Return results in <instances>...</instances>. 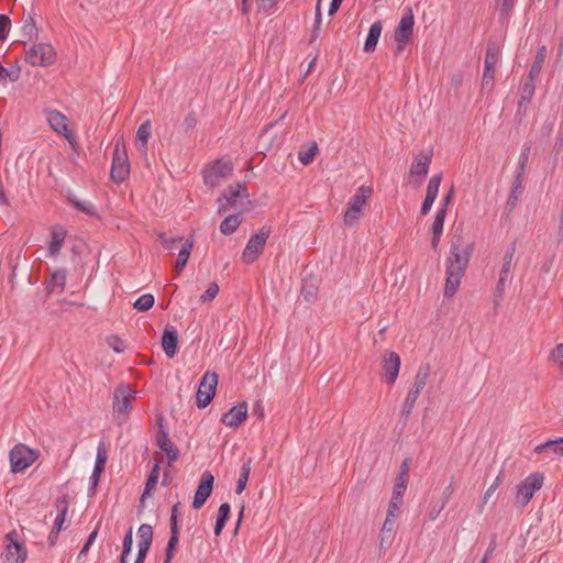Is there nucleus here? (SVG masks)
<instances>
[{
	"instance_id": "a211bd4d",
	"label": "nucleus",
	"mask_w": 563,
	"mask_h": 563,
	"mask_svg": "<svg viewBox=\"0 0 563 563\" xmlns=\"http://www.w3.org/2000/svg\"><path fill=\"white\" fill-rule=\"evenodd\" d=\"M247 418V404L245 401H241L233 406L228 412H225L221 422L230 428L240 427L243 421Z\"/></svg>"
},
{
	"instance_id": "338daca9",
	"label": "nucleus",
	"mask_w": 563,
	"mask_h": 563,
	"mask_svg": "<svg viewBox=\"0 0 563 563\" xmlns=\"http://www.w3.org/2000/svg\"><path fill=\"white\" fill-rule=\"evenodd\" d=\"M278 0H256L260 11H269Z\"/></svg>"
},
{
	"instance_id": "f3484780",
	"label": "nucleus",
	"mask_w": 563,
	"mask_h": 563,
	"mask_svg": "<svg viewBox=\"0 0 563 563\" xmlns=\"http://www.w3.org/2000/svg\"><path fill=\"white\" fill-rule=\"evenodd\" d=\"M400 364V356L396 352L389 351L384 355L383 372L387 384L393 385L396 382Z\"/></svg>"
},
{
	"instance_id": "0e129e2a",
	"label": "nucleus",
	"mask_w": 563,
	"mask_h": 563,
	"mask_svg": "<svg viewBox=\"0 0 563 563\" xmlns=\"http://www.w3.org/2000/svg\"><path fill=\"white\" fill-rule=\"evenodd\" d=\"M508 278H509V276H504V275L499 274V279H498V283H497L496 289H495L496 297L501 298L504 296L505 285H506V282L508 280Z\"/></svg>"
},
{
	"instance_id": "13d9d810",
	"label": "nucleus",
	"mask_w": 563,
	"mask_h": 563,
	"mask_svg": "<svg viewBox=\"0 0 563 563\" xmlns=\"http://www.w3.org/2000/svg\"><path fill=\"white\" fill-rule=\"evenodd\" d=\"M301 295L305 299L310 300L317 296V288L312 283L303 282L301 287Z\"/></svg>"
},
{
	"instance_id": "f03ea898",
	"label": "nucleus",
	"mask_w": 563,
	"mask_h": 563,
	"mask_svg": "<svg viewBox=\"0 0 563 563\" xmlns=\"http://www.w3.org/2000/svg\"><path fill=\"white\" fill-rule=\"evenodd\" d=\"M372 188L368 186H361L355 195H353L347 203L346 210L343 216V222L347 227H352L363 216V208L372 195Z\"/></svg>"
},
{
	"instance_id": "a878e982",
	"label": "nucleus",
	"mask_w": 563,
	"mask_h": 563,
	"mask_svg": "<svg viewBox=\"0 0 563 563\" xmlns=\"http://www.w3.org/2000/svg\"><path fill=\"white\" fill-rule=\"evenodd\" d=\"M55 507L57 510V516L55 518L53 529L62 531L69 507L67 496L58 497L55 501Z\"/></svg>"
},
{
	"instance_id": "4d7b16f0",
	"label": "nucleus",
	"mask_w": 563,
	"mask_h": 563,
	"mask_svg": "<svg viewBox=\"0 0 563 563\" xmlns=\"http://www.w3.org/2000/svg\"><path fill=\"white\" fill-rule=\"evenodd\" d=\"M109 346L117 353H122L125 350V343L118 335H110L107 339Z\"/></svg>"
},
{
	"instance_id": "5fc2aeb1",
	"label": "nucleus",
	"mask_w": 563,
	"mask_h": 563,
	"mask_svg": "<svg viewBox=\"0 0 563 563\" xmlns=\"http://www.w3.org/2000/svg\"><path fill=\"white\" fill-rule=\"evenodd\" d=\"M501 475H503V472H500L498 474V476L496 477V479L490 484V486L487 488V490L485 492L484 494V497H483V500L479 505V511L482 512L483 508H484V505L487 503V500L489 499V497L493 495V493L498 488V486L500 485L501 483Z\"/></svg>"
},
{
	"instance_id": "72a5a7b5",
	"label": "nucleus",
	"mask_w": 563,
	"mask_h": 563,
	"mask_svg": "<svg viewBox=\"0 0 563 563\" xmlns=\"http://www.w3.org/2000/svg\"><path fill=\"white\" fill-rule=\"evenodd\" d=\"M547 57V47L544 45L540 46L534 56L533 63L530 67L529 74L531 78H539L540 73L542 70L544 60Z\"/></svg>"
},
{
	"instance_id": "603ef678",
	"label": "nucleus",
	"mask_w": 563,
	"mask_h": 563,
	"mask_svg": "<svg viewBox=\"0 0 563 563\" xmlns=\"http://www.w3.org/2000/svg\"><path fill=\"white\" fill-rule=\"evenodd\" d=\"M219 292V286L216 282L209 284L207 290L200 296V302L205 303L208 301H212Z\"/></svg>"
},
{
	"instance_id": "f704fd0d",
	"label": "nucleus",
	"mask_w": 563,
	"mask_h": 563,
	"mask_svg": "<svg viewBox=\"0 0 563 563\" xmlns=\"http://www.w3.org/2000/svg\"><path fill=\"white\" fill-rule=\"evenodd\" d=\"M68 201L80 212L88 214L90 217H97V208L96 206L88 200H79L75 196H68Z\"/></svg>"
},
{
	"instance_id": "dca6fc26",
	"label": "nucleus",
	"mask_w": 563,
	"mask_h": 563,
	"mask_svg": "<svg viewBox=\"0 0 563 563\" xmlns=\"http://www.w3.org/2000/svg\"><path fill=\"white\" fill-rule=\"evenodd\" d=\"M249 198V191L245 184L240 183L236 187L229 186L218 199L219 212H227L228 207L234 206L238 198Z\"/></svg>"
},
{
	"instance_id": "8fccbe9b",
	"label": "nucleus",
	"mask_w": 563,
	"mask_h": 563,
	"mask_svg": "<svg viewBox=\"0 0 563 563\" xmlns=\"http://www.w3.org/2000/svg\"><path fill=\"white\" fill-rule=\"evenodd\" d=\"M445 217L446 212L443 209H438L431 225V233H443Z\"/></svg>"
},
{
	"instance_id": "cd10ccee",
	"label": "nucleus",
	"mask_w": 563,
	"mask_h": 563,
	"mask_svg": "<svg viewBox=\"0 0 563 563\" xmlns=\"http://www.w3.org/2000/svg\"><path fill=\"white\" fill-rule=\"evenodd\" d=\"M525 178H521V177H516L515 176V179H514V183H512V186H511V190L509 192V196H508V199L506 201V206H505V209L508 211V212H511L517 203H518V200H519V196L522 194V183H523Z\"/></svg>"
},
{
	"instance_id": "4be33fe9",
	"label": "nucleus",
	"mask_w": 563,
	"mask_h": 563,
	"mask_svg": "<svg viewBox=\"0 0 563 563\" xmlns=\"http://www.w3.org/2000/svg\"><path fill=\"white\" fill-rule=\"evenodd\" d=\"M159 470H161L159 461L156 460L153 464V467H152L148 476H147L143 493L141 495L140 507H144L145 498L151 495L153 489H155V487L158 483Z\"/></svg>"
},
{
	"instance_id": "f8f14e48",
	"label": "nucleus",
	"mask_w": 563,
	"mask_h": 563,
	"mask_svg": "<svg viewBox=\"0 0 563 563\" xmlns=\"http://www.w3.org/2000/svg\"><path fill=\"white\" fill-rule=\"evenodd\" d=\"M44 114L49 126L63 135L69 143L74 141V134L68 128V119L58 110L45 109Z\"/></svg>"
},
{
	"instance_id": "9b49d317",
	"label": "nucleus",
	"mask_w": 563,
	"mask_h": 563,
	"mask_svg": "<svg viewBox=\"0 0 563 563\" xmlns=\"http://www.w3.org/2000/svg\"><path fill=\"white\" fill-rule=\"evenodd\" d=\"M55 59V49L47 43L35 44L25 54V60L33 66L46 67L54 64Z\"/></svg>"
},
{
	"instance_id": "f257e3e1",
	"label": "nucleus",
	"mask_w": 563,
	"mask_h": 563,
	"mask_svg": "<svg viewBox=\"0 0 563 563\" xmlns=\"http://www.w3.org/2000/svg\"><path fill=\"white\" fill-rule=\"evenodd\" d=\"M474 251V243L463 246L462 235H456L450 244V254L446 260V278L444 286V296L453 297L457 291L461 279L468 266L471 255Z\"/></svg>"
},
{
	"instance_id": "69168bd1",
	"label": "nucleus",
	"mask_w": 563,
	"mask_h": 563,
	"mask_svg": "<svg viewBox=\"0 0 563 563\" xmlns=\"http://www.w3.org/2000/svg\"><path fill=\"white\" fill-rule=\"evenodd\" d=\"M453 494V481L450 482V484L443 489L442 496H441V504L446 505L450 500L451 496Z\"/></svg>"
},
{
	"instance_id": "37998d69",
	"label": "nucleus",
	"mask_w": 563,
	"mask_h": 563,
	"mask_svg": "<svg viewBox=\"0 0 563 563\" xmlns=\"http://www.w3.org/2000/svg\"><path fill=\"white\" fill-rule=\"evenodd\" d=\"M499 59V47L494 42H488L485 59H484V66H494L497 64Z\"/></svg>"
},
{
	"instance_id": "3c124183",
	"label": "nucleus",
	"mask_w": 563,
	"mask_h": 563,
	"mask_svg": "<svg viewBox=\"0 0 563 563\" xmlns=\"http://www.w3.org/2000/svg\"><path fill=\"white\" fill-rule=\"evenodd\" d=\"M495 76V67L494 66H484L483 79H482V88L483 89H492L493 80Z\"/></svg>"
},
{
	"instance_id": "4c0bfd02",
	"label": "nucleus",
	"mask_w": 563,
	"mask_h": 563,
	"mask_svg": "<svg viewBox=\"0 0 563 563\" xmlns=\"http://www.w3.org/2000/svg\"><path fill=\"white\" fill-rule=\"evenodd\" d=\"M251 464H252V459L249 457L247 461L244 462L241 467L240 476L238 478L236 487H235L236 494H241L246 487V484H247V481L250 477V473H251Z\"/></svg>"
},
{
	"instance_id": "de8ad7c7",
	"label": "nucleus",
	"mask_w": 563,
	"mask_h": 563,
	"mask_svg": "<svg viewBox=\"0 0 563 563\" xmlns=\"http://www.w3.org/2000/svg\"><path fill=\"white\" fill-rule=\"evenodd\" d=\"M22 33L30 41L37 37L38 31L33 16L29 15L26 19H24Z\"/></svg>"
},
{
	"instance_id": "680f3d73",
	"label": "nucleus",
	"mask_w": 563,
	"mask_h": 563,
	"mask_svg": "<svg viewBox=\"0 0 563 563\" xmlns=\"http://www.w3.org/2000/svg\"><path fill=\"white\" fill-rule=\"evenodd\" d=\"M196 125H197L196 113L194 111H191L185 118V120L183 122V128H184L185 132H188V131L194 130L196 128Z\"/></svg>"
},
{
	"instance_id": "c03bdc74",
	"label": "nucleus",
	"mask_w": 563,
	"mask_h": 563,
	"mask_svg": "<svg viewBox=\"0 0 563 563\" xmlns=\"http://www.w3.org/2000/svg\"><path fill=\"white\" fill-rule=\"evenodd\" d=\"M538 78H531L530 75L527 76L525 82L521 86V98L526 102H530L534 91H536V81Z\"/></svg>"
},
{
	"instance_id": "393cba45",
	"label": "nucleus",
	"mask_w": 563,
	"mask_h": 563,
	"mask_svg": "<svg viewBox=\"0 0 563 563\" xmlns=\"http://www.w3.org/2000/svg\"><path fill=\"white\" fill-rule=\"evenodd\" d=\"M382 30H383V24L382 22L378 20V21H375L369 30H368V33H367V36H366V40H365V43H364V51L369 53V52H374L376 46H377V43H378V40L380 37V34H382Z\"/></svg>"
},
{
	"instance_id": "412c9836",
	"label": "nucleus",
	"mask_w": 563,
	"mask_h": 563,
	"mask_svg": "<svg viewBox=\"0 0 563 563\" xmlns=\"http://www.w3.org/2000/svg\"><path fill=\"white\" fill-rule=\"evenodd\" d=\"M433 151L430 148L428 153H426L423 156L415 157L411 167H410V175L411 176H427L429 172V166L431 164Z\"/></svg>"
},
{
	"instance_id": "39448f33",
	"label": "nucleus",
	"mask_w": 563,
	"mask_h": 563,
	"mask_svg": "<svg viewBox=\"0 0 563 563\" xmlns=\"http://www.w3.org/2000/svg\"><path fill=\"white\" fill-rule=\"evenodd\" d=\"M415 25V16L410 7L405 9V13L401 16L398 26L394 32V41L396 43V55L404 52L406 45L409 43L412 36Z\"/></svg>"
},
{
	"instance_id": "58836bf2",
	"label": "nucleus",
	"mask_w": 563,
	"mask_h": 563,
	"mask_svg": "<svg viewBox=\"0 0 563 563\" xmlns=\"http://www.w3.org/2000/svg\"><path fill=\"white\" fill-rule=\"evenodd\" d=\"M515 253H516V242H512L507 246V250L504 254L503 266H501L499 274H501L504 276H510L511 264H512Z\"/></svg>"
},
{
	"instance_id": "e2e57ef3",
	"label": "nucleus",
	"mask_w": 563,
	"mask_h": 563,
	"mask_svg": "<svg viewBox=\"0 0 563 563\" xmlns=\"http://www.w3.org/2000/svg\"><path fill=\"white\" fill-rule=\"evenodd\" d=\"M406 489L407 488H405V487L394 485L390 500L402 504L404 494H405Z\"/></svg>"
},
{
	"instance_id": "6ab92c4d",
	"label": "nucleus",
	"mask_w": 563,
	"mask_h": 563,
	"mask_svg": "<svg viewBox=\"0 0 563 563\" xmlns=\"http://www.w3.org/2000/svg\"><path fill=\"white\" fill-rule=\"evenodd\" d=\"M442 181V174H434L427 186L426 197L420 208V214L426 216L430 212L433 202L435 201L439 188Z\"/></svg>"
},
{
	"instance_id": "49530a36",
	"label": "nucleus",
	"mask_w": 563,
	"mask_h": 563,
	"mask_svg": "<svg viewBox=\"0 0 563 563\" xmlns=\"http://www.w3.org/2000/svg\"><path fill=\"white\" fill-rule=\"evenodd\" d=\"M419 395L409 390L401 409V417L407 421L411 415Z\"/></svg>"
},
{
	"instance_id": "c85d7f7f",
	"label": "nucleus",
	"mask_w": 563,
	"mask_h": 563,
	"mask_svg": "<svg viewBox=\"0 0 563 563\" xmlns=\"http://www.w3.org/2000/svg\"><path fill=\"white\" fill-rule=\"evenodd\" d=\"M192 246H194L192 239H188L181 244V247L178 252L177 261L174 266V271L176 272V274H179L186 266V264L189 260Z\"/></svg>"
},
{
	"instance_id": "20e7f679",
	"label": "nucleus",
	"mask_w": 563,
	"mask_h": 563,
	"mask_svg": "<svg viewBox=\"0 0 563 563\" xmlns=\"http://www.w3.org/2000/svg\"><path fill=\"white\" fill-rule=\"evenodd\" d=\"M130 175V162L128 153L122 140H118L114 144L112 155V166L110 172L111 179L117 183H123Z\"/></svg>"
},
{
	"instance_id": "052dcab7",
	"label": "nucleus",
	"mask_w": 563,
	"mask_h": 563,
	"mask_svg": "<svg viewBox=\"0 0 563 563\" xmlns=\"http://www.w3.org/2000/svg\"><path fill=\"white\" fill-rule=\"evenodd\" d=\"M552 360L559 365L563 372V343L559 344L551 353Z\"/></svg>"
},
{
	"instance_id": "bf43d9fd",
	"label": "nucleus",
	"mask_w": 563,
	"mask_h": 563,
	"mask_svg": "<svg viewBox=\"0 0 563 563\" xmlns=\"http://www.w3.org/2000/svg\"><path fill=\"white\" fill-rule=\"evenodd\" d=\"M133 545V531L132 528H129L126 531L124 538H123V544H122V552L125 554H130L132 551Z\"/></svg>"
},
{
	"instance_id": "79ce46f5",
	"label": "nucleus",
	"mask_w": 563,
	"mask_h": 563,
	"mask_svg": "<svg viewBox=\"0 0 563 563\" xmlns=\"http://www.w3.org/2000/svg\"><path fill=\"white\" fill-rule=\"evenodd\" d=\"M21 68L19 65L5 68L0 64V82L4 84L7 80L15 82L20 78Z\"/></svg>"
},
{
	"instance_id": "c9c22d12",
	"label": "nucleus",
	"mask_w": 563,
	"mask_h": 563,
	"mask_svg": "<svg viewBox=\"0 0 563 563\" xmlns=\"http://www.w3.org/2000/svg\"><path fill=\"white\" fill-rule=\"evenodd\" d=\"M530 152H531V146L526 143L522 146L521 153L519 155L517 170H516V175H515L516 177H521V178L526 177Z\"/></svg>"
},
{
	"instance_id": "423d86ee",
	"label": "nucleus",
	"mask_w": 563,
	"mask_h": 563,
	"mask_svg": "<svg viewBox=\"0 0 563 563\" xmlns=\"http://www.w3.org/2000/svg\"><path fill=\"white\" fill-rule=\"evenodd\" d=\"M38 452L23 443H19L10 451L9 459L12 473L23 472L37 459Z\"/></svg>"
},
{
	"instance_id": "2f4dec72",
	"label": "nucleus",
	"mask_w": 563,
	"mask_h": 563,
	"mask_svg": "<svg viewBox=\"0 0 563 563\" xmlns=\"http://www.w3.org/2000/svg\"><path fill=\"white\" fill-rule=\"evenodd\" d=\"M429 375H430V365L429 364L421 365L415 376V382H413V385L410 388V390L420 395V393L426 387Z\"/></svg>"
},
{
	"instance_id": "b1692460",
	"label": "nucleus",
	"mask_w": 563,
	"mask_h": 563,
	"mask_svg": "<svg viewBox=\"0 0 563 563\" xmlns=\"http://www.w3.org/2000/svg\"><path fill=\"white\" fill-rule=\"evenodd\" d=\"M536 453H549L556 456H563V437L554 440H548L534 448Z\"/></svg>"
},
{
	"instance_id": "5701e85b",
	"label": "nucleus",
	"mask_w": 563,
	"mask_h": 563,
	"mask_svg": "<svg viewBox=\"0 0 563 563\" xmlns=\"http://www.w3.org/2000/svg\"><path fill=\"white\" fill-rule=\"evenodd\" d=\"M65 238L66 231L62 227L57 225L52 228L51 242L48 244V254L51 256L56 257L59 254Z\"/></svg>"
},
{
	"instance_id": "4468645a",
	"label": "nucleus",
	"mask_w": 563,
	"mask_h": 563,
	"mask_svg": "<svg viewBox=\"0 0 563 563\" xmlns=\"http://www.w3.org/2000/svg\"><path fill=\"white\" fill-rule=\"evenodd\" d=\"M158 431H157V446L161 451H163L168 460V463L172 464L179 459V450L174 445L172 440L169 439V434L167 429L163 424V417L157 419Z\"/></svg>"
},
{
	"instance_id": "09e8293b",
	"label": "nucleus",
	"mask_w": 563,
	"mask_h": 563,
	"mask_svg": "<svg viewBox=\"0 0 563 563\" xmlns=\"http://www.w3.org/2000/svg\"><path fill=\"white\" fill-rule=\"evenodd\" d=\"M318 153V145L316 142L311 143V146L306 151H300L298 154L299 162L307 166L311 164Z\"/></svg>"
},
{
	"instance_id": "1a4fd4ad",
	"label": "nucleus",
	"mask_w": 563,
	"mask_h": 563,
	"mask_svg": "<svg viewBox=\"0 0 563 563\" xmlns=\"http://www.w3.org/2000/svg\"><path fill=\"white\" fill-rule=\"evenodd\" d=\"M232 173L233 165L231 162L217 159L205 167L202 172L203 183L210 188L217 187L222 179L229 177Z\"/></svg>"
},
{
	"instance_id": "0eeeda50",
	"label": "nucleus",
	"mask_w": 563,
	"mask_h": 563,
	"mask_svg": "<svg viewBox=\"0 0 563 563\" xmlns=\"http://www.w3.org/2000/svg\"><path fill=\"white\" fill-rule=\"evenodd\" d=\"M3 563H24L27 558V551L23 542L19 541V534L15 530L5 536L4 551L1 553Z\"/></svg>"
},
{
	"instance_id": "a18cd8bd",
	"label": "nucleus",
	"mask_w": 563,
	"mask_h": 563,
	"mask_svg": "<svg viewBox=\"0 0 563 563\" xmlns=\"http://www.w3.org/2000/svg\"><path fill=\"white\" fill-rule=\"evenodd\" d=\"M154 302L155 298L152 294H144L134 301L133 308L137 311L145 312L154 306Z\"/></svg>"
},
{
	"instance_id": "473e14b6",
	"label": "nucleus",
	"mask_w": 563,
	"mask_h": 563,
	"mask_svg": "<svg viewBox=\"0 0 563 563\" xmlns=\"http://www.w3.org/2000/svg\"><path fill=\"white\" fill-rule=\"evenodd\" d=\"M242 222L240 213L230 214L220 223V232L224 235L234 233Z\"/></svg>"
},
{
	"instance_id": "e433bc0d",
	"label": "nucleus",
	"mask_w": 563,
	"mask_h": 563,
	"mask_svg": "<svg viewBox=\"0 0 563 563\" xmlns=\"http://www.w3.org/2000/svg\"><path fill=\"white\" fill-rule=\"evenodd\" d=\"M139 538V544L146 548H151L153 541V528L148 523H142L136 533Z\"/></svg>"
},
{
	"instance_id": "ddd939ff",
	"label": "nucleus",
	"mask_w": 563,
	"mask_h": 563,
	"mask_svg": "<svg viewBox=\"0 0 563 563\" xmlns=\"http://www.w3.org/2000/svg\"><path fill=\"white\" fill-rule=\"evenodd\" d=\"M214 477L209 471H205L199 481L198 487L195 492L192 508L200 509L208 498L211 496L213 490Z\"/></svg>"
},
{
	"instance_id": "7ed1b4c3",
	"label": "nucleus",
	"mask_w": 563,
	"mask_h": 563,
	"mask_svg": "<svg viewBox=\"0 0 563 563\" xmlns=\"http://www.w3.org/2000/svg\"><path fill=\"white\" fill-rule=\"evenodd\" d=\"M544 482L543 473L536 472L528 475L516 487V503L520 507H526L533 495L541 489Z\"/></svg>"
},
{
	"instance_id": "7c9ffc66",
	"label": "nucleus",
	"mask_w": 563,
	"mask_h": 563,
	"mask_svg": "<svg viewBox=\"0 0 563 563\" xmlns=\"http://www.w3.org/2000/svg\"><path fill=\"white\" fill-rule=\"evenodd\" d=\"M231 514V506L228 503L220 505L214 523V534L219 537L225 527Z\"/></svg>"
},
{
	"instance_id": "864d4df0",
	"label": "nucleus",
	"mask_w": 563,
	"mask_h": 563,
	"mask_svg": "<svg viewBox=\"0 0 563 563\" xmlns=\"http://www.w3.org/2000/svg\"><path fill=\"white\" fill-rule=\"evenodd\" d=\"M158 239H159L161 243L163 244V246L170 251L174 250L178 243L183 242L181 236L169 238V236H167L166 233H159Z\"/></svg>"
},
{
	"instance_id": "2eb2a0df",
	"label": "nucleus",
	"mask_w": 563,
	"mask_h": 563,
	"mask_svg": "<svg viewBox=\"0 0 563 563\" xmlns=\"http://www.w3.org/2000/svg\"><path fill=\"white\" fill-rule=\"evenodd\" d=\"M134 391L131 389L129 385H119L113 394V412L118 415L119 418L123 416V420L128 415V410L132 407L131 396Z\"/></svg>"
},
{
	"instance_id": "6e6552de",
	"label": "nucleus",
	"mask_w": 563,
	"mask_h": 563,
	"mask_svg": "<svg viewBox=\"0 0 563 563\" xmlns=\"http://www.w3.org/2000/svg\"><path fill=\"white\" fill-rule=\"evenodd\" d=\"M272 233L271 228L263 227L255 234H253L242 253V261L246 264L254 263L263 253L267 239Z\"/></svg>"
},
{
	"instance_id": "774afa93",
	"label": "nucleus",
	"mask_w": 563,
	"mask_h": 563,
	"mask_svg": "<svg viewBox=\"0 0 563 563\" xmlns=\"http://www.w3.org/2000/svg\"><path fill=\"white\" fill-rule=\"evenodd\" d=\"M444 507L445 506L442 504L432 506L428 511L429 519L432 521L435 520L441 514V511L444 509Z\"/></svg>"
},
{
	"instance_id": "6e6d98bb",
	"label": "nucleus",
	"mask_w": 563,
	"mask_h": 563,
	"mask_svg": "<svg viewBox=\"0 0 563 563\" xmlns=\"http://www.w3.org/2000/svg\"><path fill=\"white\" fill-rule=\"evenodd\" d=\"M11 27V20L5 14H0V41H4L8 37Z\"/></svg>"
},
{
	"instance_id": "c756f323",
	"label": "nucleus",
	"mask_w": 563,
	"mask_h": 563,
	"mask_svg": "<svg viewBox=\"0 0 563 563\" xmlns=\"http://www.w3.org/2000/svg\"><path fill=\"white\" fill-rule=\"evenodd\" d=\"M178 542H179V527H178V525H175V522H173V527H170V536H169L167 547L165 550L164 563H170V561L173 560V558L175 555Z\"/></svg>"
},
{
	"instance_id": "9d476101",
	"label": "nucleus",
	"mask_w": 563,
	"mask_h": 563,
	"mask_svg": "<svg viewBox=\"0 0 563 563\" xmlns=\"http://www.w3.org/2000/svg\"><path fill=\"white\" fill-rule=\"evenodd\" d=\"M218 386V375L214 372H207L198 386L196 393V405L198 408H206L213 399Z\"/></svg>"
},
{
	"instance_id": "bb28decb",
	"label": "nucleus",
	"mask_w": 563,
	"mask_h": 563,
	"mask_svg": "<svg viewBox=\"0 0 563 563\" xmlns=\"http://www.w3.org/2000/svg\"><path fill=\"white\" fill-rule=\"evenodd\" d=\"M66 284V269H57L52 273L49 280L46 282L48 292H62Z\"/></svg>"
},
{
	"instance_id": "aec40b11",
	"label": "nucleus",
	"mask_w": 563,
	"mask_h": 563,
	"mask_svg": "<svg viewBox=\"0 0 563 563\" xmlns=\"http://www.w3.org/2000/svg\"><path fill=\"white\" fill-rule=\"evenodd\" d=\"M162 349L167 357L173 358L178 349V333L172 325H166L162 334Z\"/></svg>"
},
{
	"instance_id": "ea45409f",
	"label": "nucleus",
	"mask_w": 563,
	"mask_h": 563,
	"mask_svg": "<svg viewBox=\"0 0 563 563\" xmlns=\"http://www.w3.org/2000/svg\"><path fill=\"white\" fill-rule=\"evenodd\" d=\"M108 455L104 442L101 441L97 448V456L95 461V466L92 473H96L97 475H101V473L104 471V465L107 462Z\"/></svg>"
},
{
	"instance_id": "a19ab883",
	"label": "nucleus",
	"mask_w": 563,
	"mask_h": 563,
	"mask_svg": "<svg viewBox=\"0 0 563 563\" xmlns=\"http://www.w3.org/2000/svg\"><path fill=\"white\" fill-rule=\"evenodd\" d=\"M150 136H151V122L145 121L137 128L135 142L140 147H143L144 150H146V144L148 142Z\"/></svg>"
}]
</instances>
